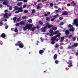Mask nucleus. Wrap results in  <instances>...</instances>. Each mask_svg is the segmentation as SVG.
Instances as JSON below:
<instances>
[{"label": "nucleus", "mask_w": 78, "mask_h": 78, "mask_svg": "<svg viewBox=\"0 0 78 78\" xmlns=\"http://www.w3.org/2000/svg\"><path fill=\"white\" fill-rule=\"evenodd\" d=\"M16 46H19L20 48H22L24 47L23 44L20 41H18L17 44H15Z\"/></svg>", "instance_id": "obj_1"}, {"label": "nucleus", "mask_w": 78, "mask_h": 78, "mask_svg": "<svg viewBox=\"0 0 78 78\" xmlns=\"http://www.w3.org/2000/svg\"><path fill=\"white\" fill-rule=\"evenodd\" d=\"M14 9L13 11V12L15 11L16 10H22L23 9L22 7H20L19 8L17 6H15L14 7Z\"/></svg>", "instance_id": "obj_2"}, {"label": "nucleus", "mask_w": 78, "mask_h": 78, "mask_svg": "<svg viewBox=\"0 0 78 78\" xmlns=\"http://www.w3.org/2000/svg\"><path fill=\"white\" fill-rule=\"evenodd\" d=\"M45 27L46 28H51V27H53V25L51 24H49L48 23H47Z\"/></svg>", "instance_id": "obj_3"}, {"label": "nucleus", "mask_w": 78, "mask_h": 78, "mask_svg": "<svg viewBox=\"0 0 78 78\" xmlns=\"http://www.w3.org/2000/svg\"><path fill=\"white\" fill-rule=\"evenodd\" d=\"M26 27L27 28V30H30L32 28V25L31 24H27L26 25Z\"/></svg>", "instance_id": "obj_4"}, {"label": "nucleus", "mask_w": 78, "mask_h": 78, "mask_svg": "<svg viewBox=\"0 0 78 78\" xmlns=\"http://www.w3.org/2000/svg\"><path fill=\"white\" fill-rule=\"evenodd\" d=\"M51 41H55L56 42H58V41H59V39L58 38H56V37L54 36L51 38Z\"/></svg>", "instance_id": "obj_5"}, {"label": "nucleus", "mask_w": 78, "mask_h": 78, "mask_svg": "<svg viewBox=\"0 0 78 78\" xmlns=\"http://www.w3.org/2000/svg\"><path fill=\"white\" fill-rule=\"evenodd\" d=\"M58 16H59V15H58V14H57L55 15V16H54L53 17V18L51 19V21L53 22V21H54V20H55V19H56V17H58Z\"/></svg>", "instance_id": "obj_6"}, {"label": "nucleus", "mask_w": 78, "mask_h": 78, "mask_svg": "<svg viewBox=\"0 0 78 78\" xmlns=\"http://www.w3.org/2000/svg\"><path fill=\"white\" fill-rule=\"evenodd\" d=\"M8 0H5L4 1V2H3V5H6V6H8Z\"/></svg>", "instance_id": "obj_7"}, {"label": "nucleus", "mask_w": 78, "mask_h": 78, "mask_svg": "<svg viewBox=\"0 0 78 78\" xmlns=\"http://www.w3.org/2000/svg\"><path fill=\"white\" fill-rule=\"evenodd\" d=\"M78 19H75L74 20V24L76 26L77 25V24H78Z\"/></svg>", "instance_id": "obj_8"}, {"label": "nucleus", "mask_w": 78, "mask_h": 78, "mask_svg": "<svg viewBox=\"0 0 78 78\" xmlns=\"http://www.w3.org/2000/svg\"><path fill=\"white\" fill-rule=\"evenodd\" d=\"M46 28H47L45 26L44 27L42 28L41 30L43 33H45V31H46Z\"/></svg>", "instance_id": "obj_9"}, {"label": "nucleus", "mask_w": 78, "mask_h": 78, "mask_svg": "<svg viewBox=\"0 0 78 78\" xmlns=\"http://www.w3.org/2000/svg\"><path fill=\"white\" fill-rule=\"evenodd\" d=\"M20 25H25V23L23 21H21L20 22Z\"/></svg>", "instance_id": "obj_10"}, {"label": "nucleus", "mask_w": 78, "mask_h": 78, "mask_svg": "<svg viewBox=\"0 0 78 78\" xmlns=\"http://www.w3.org/2000/svg\"><path fill=\"white\" fill-rule=\"evenodd\" d=\"M4 17H5V18H7V19H8L9 18V17H8V13H5L4 14Z\"/></svg>", "instance_id": "obj_11"}, {"label": "nucleus", "mask_w": 78, "mask_h": 78, "mask_svg": "<svg viewBox=\"0 0 78 78\" xmlns=\"http://www.w3.org/2000/svg\"><path fill=\"white\" fill-rule=\"evenodd\" d=\"M70 33V32L68 30H66L65 31V34L66 35H69Z\"/></svg>", "instance_id": "obj_12"}, {"label": "nucleus", "mask_w": 78, "mask_h": 78, "mask_svg": "<svg viewBox=\"0 0 78 78\" xmlns=\"http://www.w3.org/2000/svg\"><path fill=\"white\" fill-rule=\"evenodd\" d=\"M57 56L58 55H57V54H55L53 57V59H54V60H56L57 59Z\"/></svg>", "instance_id": "obj_13"}, {"label": "nucleus", "mask_w": 78, "mask_h": 78, "mask_svg": "<svg viewBox=\"0 0 78 78\" xmlns=\"http://www.w3.org/2000/svg\"><path fill=\"white\" fill-rule=\"evenodd\" d=\"M68 14V12H67L66 11H65L63 12L62 15L63 16H65V15H67Z\"/></svg>", "instance_id": "obj_14"}, {"label": "nucleus", "mask_w": 78, "mask_h": 78, "mask_svg": "<svg viewBox=\"0 0 78 78\" xmlns=\"http://www.w3.org/2000/svg\"><path fill=\"white\" fill-rule=\"evenodd\" d=\"M69 30L70 31H72V32H73V31H75V28H74L73 27L71 28H70L69 29Z\"/></svg>", "instance_id": "obj_15"}, {"label": "nucleus", "mask_w": 78, "mask_h": 78, "mask_svg": "<svg viewBox=\"0 0 78 78\" xmlns=\"http://www.w3.org/2000/svg\"><path fill=\"white\" fill-rule=\"evenodd\" d=\"M1 36L2 38H5L6 37V34L5 33H2V34Z\"/></svg>", "instance_id": "obj_16"}, {"label": "nucleus", "mask_w": 78, "mask_h": 78, "mask_svg": "<svg viewBox=\"0 0 78 78\" xmlns=\"http://www.w3.org/2000/svg\"><path fill=\"white\" fill-rule=\"evenodd\" d=\"M23 9L22 10H19L15 12V13L16 14H18L19 12H23Z\"/></svg>", "instance_id": "obj_17"}, {"label": "nucleus", "mask_w": 78, "mask_h": 78, "mask_svg": "<svg viewBox=\"0 0 78 78\" xmlns=\"http://www.w3.org/2000/svg\"><path fill=\"white\" fill-rule=\"evenodd\" d=\"M44 52V50H40L39 51V53L40 54V55H42V53H43Z\"/></svg>", "instance_id": "obj_18"}, {"label": "nucleus", "mask_w": 78, "mask_h": 78, "mask_svg": "<svg viewBox=\"0 0 78 78\" xmlns=\"http://www.w3.org/2000/svg\"><path fill=\"white\" fill-rule=\"evenodd\" d=\"M54 47L55 48H58L59 47V45L58 44H56L54 46Z\"/></svg>", "instance_id": "obj_19"}, {"label": "nucleus", "mask_w": 78, "mask_h": 78, "mask_svg": "<svg viewBox=\"0 0 78 78\" xmlns=\"http://www.w3.org/2000/svg\"><path fill=\"white\" fill-rule=\"evenodd\" d=\"M23 4V3H22V2H20L17 3V5L18 6H21V5H22Z\"/></svg>", "instance_id": "obj_20"}, {"label": "nucleus", "mask_w": 78, "mask_h": 78, "mask_svg": "<svg viewBox=\"0 0 78 78\" xmlns=\"http://www.w3.org/2000/svg\"><path fill=\"white\" fill-rule=\"evenodd\" d=\"M46 20V21H48V22H50V18L49 17H47L45 18Z\"/></svg>", "instance_id": "obj_21"}, {"label": "nucleus", "mask_w": 78, "mask_h": 78, "mask_svg": "<svg viewBox=\"0 0 78 78\" xmlns=\"http://www.w3.org/2000/svg\"><path fill=\"white\" fill-rule=\"evenodd\" d=\"M60 36H61V33H59L57 34V35L55 36V37H56V38H57V37H59Z\"/></svg>", "instance_id": "obj_22"}, {"label": "nucleus", "mask_w": 78, "mask_h": 78, "mask_svg": "<svg viewBox=\"0 0 78 78\" xmlns=\"http://www.w3.org/2000/svg\"><path fill=\"white\" fill-rule=\"evenodd\" d=\"M17 1H23L24 3H27L28 2L27 0H16Z\"/></svg>", "instance_id": "obj_23"}, {"label": "nucleus", "mask_w": 78, "mask_h": 78, "mask_svg": "<svg viewBox=\"0 0 78 78\" xmlns=\"http://www.w3.org/2000/svg\"><path fill=\"white\" fill-rule=\"evenodd\" d=\"M61 40H60V42H63L65 38L64 37H61Z\"/></svg>", "instance_id": "obj_24"}, {"label": "nucleus", "mask_w": 78, "mask_h": 78, "mask_svg": "<svg viewBox=\"0 0 78 78\" xmlns=\"http://www.w3.org/2000/svg\"><path fill=\"white\" fill-rule=\"evenodd\" d=\"M78 45V43H76L74 45H73L71 46V47L72 48L73 47H77Z\"/></svg>", "instance_id": "obj_25"}, {"label": "nucleus", "mask_w": 78, "mask_h": 78, "mask_svg": "<svg viewBox=\"0 0 78 78\" xmlns=\"http://www.w3.org/2000/svg\"><path fill=\"white\" fill-rule=\"evenodd\" d=\"M28 22H29V23H32V22H33V20H31V19H30L28 21Z\"/></svg>", "instance_id": "obj_26"}, {"label": "nucleus", "mask_w": 78, "mask_h": 78, "mask_svg": "<svg viewBox=\"0 0 78 78\" xmlns=\"http://www.w3.org/2000/svg\"><path fill=\"white\" fill-rule=\"evenodd\" d=\"M27 30H28V29L27 27H26V25L25 27L23 28V30L24 31H26Z\"/></svg>", "instance_id": "obj_27"}, {"label": "nucleus", "mask_w": 78, "mask_h": 78, "mask_svg": "<svg viewBox=\"0 0 78 78\" xmlns=\"http://www.w3.org/2000/svg\"><path fill=\"white\" fill-rule=\"evenodd\" d=\"M36 27H34L32 28L31 30L32 31H34L36 30Z\"/></svg>", "instance_id": "obj_28"}, {"label": "nucleus", "mask_w": 78, "mask_h": 78, "mask_svg": "<svg viewBox=\"0 0 78 78\" xmlns=\"http://www.w3.org/2000/svg\"><path fill=\"white\" fill-rule=\"evenodd\" d=\"M13 20L14 22H16L17 18L16 17H14L13 18Z\"/></svg>", "instance_id": "obj_29"}, {"label": "nucleus", "mask_w": 78, "mask_h": 78, "mask_svg": "<svg viewBox=\"0 0 78 78\" xmlns=\"http://www.w3.org/2000/svg\"><path fill=\"white\" fill-rule=\"evenodd\" d=\"M71 3L73 4L74 5H76V3H75V1H73L71 2Z\"/></svg>", "instance_id": "obj_30"}, {"label": "nucleus", "mask_w": 78, "mask_h": 78, "mask_svg": "<svg viewBox=\"0 0 78 78\" xmlns=\"http://www.w3.org/2000/svg\"><path fill=\"white\" fill-rule=\"evenodd\" d=\"M68 27L69 28H72V27H73V26L72 25H71L70 24H69L68 26Z\"/></svg>", "instance_id": "obj_31"}, {"label": "nucleus", "mask_w": 78, "mask_h": 78, "mask_svg": "<svg viewBox=\"0 0 78 78\" xmlns=\"http://www.w3.org/2000/svg\"><path fill=\"white\" fill-rule=\"evenodd\" d=\"M39 23L40 25H43V22L42 21H39Z\"/></svg>", "instance_id": "obj_32"}, {"label": "nucleus", "mask_w": 78, "mask_h": 78, "mask_svg": "<svg viewBox=\"0 0 78 78\" xmlns=\"http://www.w3.org/2000/svg\"><path fill=\"white\" fill-rule=\"evenodd\" d=\"M36 12V10H35V9H33L32 12V14H34V12Z\"/></svg>", "instance_id": "obj_33"}, {"label": "nucleus", "mask_w": 78, "mask_h": 78, "mask_svg": "<svg viewBox=\"0 0 78 78\" xmlns=\"http://www.w3.org/2000/svg\"><path fill=\"white\" fill-rule=\"evenodd\" d=\"M12 6H10L9 8V10H12Z\"/></svg>", "instance_id": "obj_34"}, {"label": "nucleus", "mask_w": 78, "mask_h": 78, "mask_svg": "<svg viewBox=\"0 0 78 78\" xmlns=\"http://www.w3.org/2000/svg\"><path fill=\"white\" fill-rule=\"evenodd\" d=\"M57 28H58L57 27H54V28H53V30L54 31H56V30H57Z\"/></svg>", "instance_id": "obj_35"}, {"label": "nucleus", "mask_w": 78, "mask_h": 78, "mask_svg": "<svg viewBox=\"0 0 78 78\" xmlns=\"http://www.w3.org/2000/svg\"><path fill=\"white\" fill-rule=\"evenodd\" d=\"M51 43L52 45H53L55 44V41H52L51 42Z\"/></svg>", "instance_id": "obj_36"}, {"label": "nucleus", "mask_w": 78, "mask_h": 78, "mask_svg": "<svg viewBox=\"0 0 78 78\" xmlns=\"http://www.w3.org/2000/svg\"><path fill=\"white\" fill-rule=\"evenodd\" d=\"M64 22H62L61 23H60V25L61 26L62 25H64Z\"/></svg>", "instance_id": "obj_37"}, {"label": "nucleus", "mask_w": 78, "mask_h": 78, "mask_svg": "<svg viewBox=\"0 0 78 78\" xmlns=\"http://www.w3.org/2000/svg\"><path fill=\"white\" fill-rule=\"evenodd\" d=\"M28 12V11L27 10H24V12L25 14H26V13H27Z\"/></svg>", "instance_id": "obj_38"}, {"label": "nucleus", "mask_w": 78, "mask_h": 78, "mask_svg": "<svg viewBox=\"0 0 78 78\" xmlns=\"http://www.w3.org/2000/svg\"><path fill=\"white\" fill-rule=\"evenodd\" d=\"M14 31L15 32H18V30H17V28H16L14 30Z\"/></svg>", "instance_id": "obj_39"}, {"label": "nucleus", "mask_w": 78, "mask_h": 78, "mask_svg": "<svg viewBox=\"0 0 78 78\" xmlns=\"http://www.w3.org/2000/svg\"><path fill=\"white\" fill-rule=\"evenodd\" d=\"M27 16H23L22 17V18L23 19H26V18H27Z\"/></svg>", "instance_id": "obj_40"}, {"label": "nucleus", "mask_w": 78, "mask_h": 78, "mask_svg": "<svg viewBox=\"0 0 78 78\" xmlns=\"http://www.w3.org/2000/svg\"><path fill=\"white\" fill-rule=\"evenodd\" d=\"M37 9H38L40 8H41V6H37Z\"/></svg>", "instance_id": "obj_41"}, {"label": "nucleus", "mask_w": 78, "mask_h": 78, "mask_svg": "<svg viewBox=\"0 0 78 78\" xmlns=\"http://www.w3.org/2000/svg\"><path fill=\"white\" fill-rule=\"evenodd\" d=\"M58 62H58V60H55V64H58Z\"/></svg>", "instance_id": "obj_42"}, {"label": "nucleus", "mask_w": 78, "mask_h": 78, "mask_svg": "<svg viewBox=\"0 0 78 78\" xmlns=\"http://www.w3.org/2000/svg\"><path fill=\"white\" fill-rule=\"evenodd\" d=\"M19 25H20V23H16V27H18V26H19Z\"/></svg>", "instance_id": "obj_43"}, {"label": "nucleus", "mask_w": 78, "mask_h": 78, "mask_svg": "<svg viewBox=\"0 0 78 78\" xmlns=\"http://www.w3.org/2000/svg\"><path fill=\"white\" fill-rule=\"evenodd\" d=\"M76 40V37H74L73 38V41H75Z\"/></svg>", "instance_id": "obj_44"}, {"label": "nucleus", "mask_w": 78, "mask_h": 78, "mask_svg": "<svg viewBox=\"0 0 78 78\" xmlns=\"http://www.w3.org/2000/svg\"><path fill=\"white\" fill-rule=\"evenodd\" d=\"M53 32V30H51L49 31V33H50L52 34Z\"/></svg>", "instance_id": "obj_45"}, {"label": "nucleus", "mask_w": 78, "mask_h": 78, "mask_svg": "<svg viewBox=\"0 0 78 78\" xmlns=\"http://www.w3.org/2000/svg\"><path fill=\"white\" fill-rule=\"evenodd\" d=\"M41 27V26H36V28H37V29H39V28H40Z\"/></svg>", "instance_id": "obj_46"}, {"label": "nucleus", "mask_w": 78, "mask_h": 78, "mask_svg": "<svg viewBox=\"0 0 78 78\" xmlns=\"http://www.w3.org/2000/svg\"><path fill=\"white\" fill-rule=\"evenodd\" d=\"M59 19L60 20H62L63 19V17H60L59 18Z\"/></svg>", "instance_id": "obj_47"}, {"label": "nucleus", "mask_w": 78, "mask_h": 78, "mask_svg": "<svg viewBox=\"0 0 78 78\" xmlns=\"http://www.w3.org/2000/svg\"><path fill=\"white\" fill-rule=\"evenodd\" d=\"M72 66H73V65L72 64H71L69 65H68V67H72Z\"/></svg>", "instance_id": "obj_48"}, {"label": "nucleus", "mask_w": 78, "mask_h": 78, "mask_svg": "<svg viewBox=\"0 0 78 78\" xmlns=\"http://www.w3.org/2000/svg\"><path fill=\"white\" fill-rule=\"evenodd\" d=\"M26 7H27V5H23V8H26Z\"/></svg>", "instance_id": "obj_49"}, {"label": "nucleus", "mask_w": 78, "mask_h": 78, "mask_svg": "<svg viewBox=\"0 0 78 78\" xmlns=\"http://www.w3.org/2000/svg\"><path fill=\"white\" fill-rule=\"evenodd\" d=\"M53 35H54V34H49V36H53Z\"/></svg>", "instance_id": "obj_50"}, {"label": "nucleus", "mask_w": 78, "mask_h": 78, "mask_svg": "<svg viewBox=\"0 0 78 78\" xmlns=\"http://www.w3.org/2000/svg\"><path fill=\"white\" fill-rule=\"evenodd\" d=\"M53 5H54V4H53V3H50V6H53Z\"/></svg>", "instance_id": "obj_51"}, {"label": "nucleus", "mask_w": 78, "mask_h": 78, "mask_svg": "<svg viewBox=\"0 0 78 78\" xmlns=\"http://www.w3.org/2000/svg\"><path fill=\"white\" fill-rule=\"evenodd\" d=\"M69 62H70V63L71 64H72L73 62H72V61L71 60H69Z\"/></svg>", "instance_id": "obj_52"}, {"label": "nucleus", "mask_w": 78, "mask_h": 78, "mask_svg": "<svg viewBox=\"0 0 78 78\" xmlns=\"http://www.w3.org/2000/svg\"><path fill=\"white\" fill-rule=\"evenodd\" d=\"M20 18H18L17 19V21H20Z\"/></svg>", "instance_id": "obj_53"}, {"label": "nucleus", "mask_w": 78, "mask_h": 78, "mask_svg": "<svg viewBox=\"0 0 78 78\" xmlns=\"http://www.w3.org/2000/svg\"><path fill=\"white\" fill-rule=\"evenodd\" d=\"M2 25H3V23L1 22L0 20V26H2Z\"/></svg>", "instance_id": "obj_54"}, {"label": "nucleus", "mask_w": 78, "mask_h": 78, "mask_svg": "<svg viewBox=\"0 0 78 78\" xmlns=\"http://www.w3.org/2000/svg\"><path fill=\"white\" fill-rule=\"evenodd\" d=\"M58 33V30L56 31L54 34H57Z\"/></svg>", "instance_id": "obj_55"}, {"label": "nucleus", "mask_w": 78, "mask_h": 78, "mask_svg": "<svg viewBox=\"0 0 78 78\" xmlns=\"http://www.w3.org/2000/svg\"><path fill=\"white\" fill-rule=\"evenodd\" d=\"M55 8V9H58V6H55L54 7Z\"/></svg>", "instance_id": "obj_56"}, {"label": "nucleus", "mask_w": 78, "mask_h": 78, "mask_svg": "<svg viewBox=\"0 0 78 78\" xmlns=\"http://www.w3.org/2000/svg\"><path fill=\"white\" fill-rule=\"evenodd\" d=\"M5 13L8 12V10L6 9L5 10Z\"/></svg>", "instance_id": "obj_57"}, {"label": "nucleus", "mask_w": 78, "mask_h": 78, "mask_svg": "<svg viewBox=\"0 0 78 78\" xmlns=\"http://www.w3.org/2000/svg\"><path fill=\"white\" fill-rule=\"evenodd\" d=\"M44 16H48V14H47V13H45L44 15Z\"/></svg>", "instance_id": "obj_58"}, {"label": "nucleus", "mask_w": 78, "mask_h": 78, "mask_svg": "<svg viewBox=\"0 0 78 78\" xmlns=\"http://www.w3.org/2000/svg\"><path fill=\"white\" fill-rule=\"evenodd\" d=\"M11 31H14V29L12 28L11 29Z\"/></svg>", "instance_id": "obj_59"}, {"label": "nucleus", "mask_w": 78, "mask_h": 78, "mask_svg": "<svg viewBox=\"0 0 78 78\" xmlns=\"http://www.w3.org/2000/svg\"><path fill=\"white\" fill-rule=\"evenodd\" d=\"M8 26H5V29H8Z\"/></svg>", "instance_id": "obj_60"}, {"label": "nucleus", "mask_w": 78, "mask_h": 78, "mask_svg": "<svg viewBox=\"0 0 78 78\" xmlns=\"http://www.w3.org/2000/svg\"><path fill=\"white\" fill-rule=\"evenodd\" d=\"M10 16H11V14H8V17H10Z\"/></svg>", "instance_id": "obj_61"}, {"label": "nucleus", "mask_w": 78, "mask_h": 78, "mask_svg": "<svg viewBox=\"0 0 78 78\" xmlns=\"http://www.w3.org/2000/svg\"><path fill=\"white\" fill-rule=\"evenodd\" d=\"M72 35H69V38H70V37H72Z\"/></svg>", "instance_id": "obj_62"}, {"label": "nucleus", "mask_w": 78, "mask_h": 78, "mask_svg": "<svg viewBox=\"0 0 78 78\" xmlns=\"http://www.w3.org/2000/svg\"><path fill=\"white\" fill-rule=\"evenodd\" d=\"M60 49H62L63 48V47L62 46H60Z\"/></svg>", "instance_id": "obj_63"}, {"label": "nucleus", "mask_w": 78, "mask_h": 78, "mask_svg": "<svg viewBox=\"0 0 78 78\" xmlns=\"http://www.w3.org/2000/svg\"><path fill=\"white\" fill-rule=\"evenodd\" d=\"M75 55H76V56H78V52L76 53Z\"/></svg>", "instance_id": "obj_64"}]
</instances>
